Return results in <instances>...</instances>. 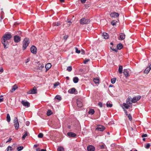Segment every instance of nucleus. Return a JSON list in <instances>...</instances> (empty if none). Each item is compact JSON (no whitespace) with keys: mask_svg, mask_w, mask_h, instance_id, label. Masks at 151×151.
<instances>
[{"mask_svg":"<svg viewBox=\"0 0 151 151\" xmlns=\"http://www.w3.org/2000/svg\"><path fill=\"white\" fill-rule=\"evenodd\" d=\"M17 33H18L17 34H21L22 32L21 31H19L17 32Z\"/></svg>","mask_w":151,"mask_h":151,"instance_id":"nucleus-63","label":"nucleus"},{"mask_svg":"<svg viewBox=\"0 0 151 151\" xmlns=\"http://www.w3.org/2000/svg\"><path fill=\"white\" fill-rule=\"evenodd\" d=\"M30 51L32 53L35 54L37 52V48L35 46L33 45L30 48Z\"/></svg>","mask_w":151,"mask_h":151,"instance_id":"nucleus-8","label":"nucleus"},{"mask_svg":"<svg viewBox=\"0 0 151 151\" xmlns=\"http://www.w3.org/2000/svg\"><path fill=\"white\" fill-rule=\"evenodd\" d=\"M123 67L122 65H119L118 69V71L119 73L121 74L122 72Z\"/></svg>","mask_w":151,"mask_h":151,"instance_id":"nucleus-25","label":"nucleus"},{"mask_svg":"<svg viewBox=\"0 0 151 151\" xmlns=\"http://www.w3.org/2000/svg\"><path fill=\"white\" fill-rule=\"evenodd\" d=\"M112 106V104H108V103L106 104V106L108 107H111Z\"/></svg>","mask_w":151,"mask_h":151,"instance_id":"nucleus-44","label":"nucleus"},{"mask_svg":"<svg viewBox=\"0 0 151 151\" xmlns=\"http://www.w3.org/2000/svg\"><path fill=\"white\" fill-rule=\"evenodd\" d=\"M67 22L68 23H69V26L70 25V24L72 23V22L70 21H68Z\"/></svg>","mask_w":151,"mask_h":151,"instance_id":"nucleus-62","label":"nucleus"},{"mask_svg":"<svg viewBox=\"0 0 151 151\" xmlns=\"http://www.w3.org/2000/svg\"><path fill=\"white\" fill-rule=\"evenodd\" d=\"M123 47V45L121 43L117 45V49L119 50L121 49Z\"/></svg>","mask_w":151,"mask_h":151,"instance_id":"nucleus-26","label":"nucleus"},{"mask_svg":"<svg viewBox=\"0 0 151 151\" xmlns=\"http://www.w3.org/2000/svg\"><path fill=\"white\" fill-rule=\"evenodd\" d=\"M150 146L151 145L150 143H147L146 145V146H145V147L147 149H148L150 148Z\"/></svg>","mask_w":151,"mask_h":151,"instance_id":"nucleus-43","label":"nucleus"},{"mask_svg":"<svg viewBox=\"0 0 151 151\" xmlns=\"http://www.w3.org/2000/svg\"><path fill=\"white\" fill-rule=\"evenodd\" d=\"M7 40H3L1 39V42L4 46V48H7L8 47L9 45L8 42L7 41Z\"/></svg>","mask_w":151,"mask_h":151,"instance_id":"nucleus-5","label":"nucleus"},{"mask_svg":"<svg viewBox=\"0 0 151 151\" xmlns=\"http://www.w3.org/2000/svg\"><path fill=\"white\" fill-rule=\"evenodd\" d=\"M98 104L100 107H102V103L101 102H99Z\"/></svg>","mask_w":151,"mask_h":151,"instance_id":"nucleus-50","label":"nucleus"},{"mask_svg":"<svg viewBox=\"0 0 151 151\" xmlns=\"http://www.w3.org/2000/svg\"><path fill=\"white\" fill-rule=\"evenodd\" d=\"M30 123L29 121H27L26 122V124L27 126H28L29 125Z\"/></svg>","mask_w":151,"mask_h":151,"instance_id":"nucleus-55","label":"nucleus"},{"mask_svg":"<svg viewBox=\"0 0 151 151\" xmlns=\"http://www.w3.org/2000/svg\"><path fill=\"white\" fill-rule=\"evenodd\" d=\"M23 148V147L22 146H21L19 147H18L17 148V150L18 151H20L22 150Z\"/></svg>","mask_w":151,"mask_h":151,"instance_id":"nucleus-38","label":"nucleus"},{"mask_svg":"<svg viewBox=\"0 0 151 151\" xmlns=\"http://www.w3.org/2000/svg\"><path fill=\"white\" fill-rule=\"evenodd\" d=\"M76 91V89L74 88H72L69 89L68 91V92L71 94H73Z\"/></svg>","mask_w":151,"mask_h":151,"instance_id":"nucleus-17","label":"nucleus"},{"mask_svg":"<svg viewBox=\"0 0 151 151\" xmlns=\"http://www.w3.org/2000/svg\"><path fill=\"white\" fill-rule=\"evenodd\" d=\"M18 88L16 84H15L14 86H13L12 88L11 89V92H13L17 88Z\"/></svg>","mask_w":151,"mask_h":151,"instance_id":"nucleus-23","label":"nucleus"},{"mask_svg":"<svg viewBox=\"0 0 151 151\" xmlns=\"http://www.w3.org/2000/svg\"><path fill=\"white\" fill-rule=\"evenodd\" d=\"M37 89L35 87H34L33 89L29 91L27 93L28 94H34L37 93Z\"/></svg>","mask_w":151,"mask_h":151,"instance_id":"nucleus-6","label":"nucleus"},{"mask_svg":"<svg viewBox=\"0 0 151 151\" xmlns=\"http://www.w3.org/2000/svg\"><path fill=\"white\" fill-rule=\"evenodd\" d=\"M151 69V64L149 65L148 67L144 71V73L147 74Z\"/></svg>","mask_w":151,"mask_h":151,"instance_id":"nucleus-15","label":"nucleus"},{"mask_svg":"<svg viewBox=\"0 0 151 151\" xmlns=\"http://www.w3.org/2000/svg\"><path fill=\"white\" fill-rule=\"evenodd\" d=\"M127 116H128L129 120L130 121H131L132 119V116L130 114H129Z\"/></svg>","mask_w":151,"mask_h":151,"instance_id":"nucleus-47","label":"nucleus"},{"mask_svg":"<svg viewBox=\"0 0 151 151\" xmlns=\"http://www.w3.org/2000/svg\"><path fill=\"white\" fill-rule=\"evenodd\" d=\"M81 52L82 53L81 54L83 55L84 54H85V52L83 50H81Z\"/></svg>","mask_w":151,"mask_h":151,"instance_id":"nucleus-60","label":"nucleus"},{"mask_svg":"<svg viewBox=\"0 0 151 151\" xmlns=\"http://www.w3.org/2000/svg\"><path fill=\"white\" fill-rule=\"evenodd\" d=\"M105 129V127L101 125H99L98 126L97 128L96 129L97 130L103 131Z\"/></svg>","mask_w":151,"mask_h":151,"instance_id":"nucleus-9","label":"nucleus"},{"mask_svg":"<svg viewBox=\"0 0 151 151\" xmlns=\"http://www.w3.org/2000/svg\"><path fill=\"white\" fill-rule=\"evenodd\" d=\"M128 105H130V106H131V107H132V102H131L130 101H126V103Z\"/></svg>","mask_w":151,"mask_h":151,"instance_id":"nucleus-45","label":"nucleus"},{"mask_svg":"<svg viewBox=\"0 0 151 151\" xmlns=\"http://www.w3.org/2000/svg\"><path fill=\"white\" fill-rule=\"evenodd\" d=\"M51 67V65L50 63L47 64L45 65V68L46 69V72Z\"/></svg>","mask_w":151,"mask_h":151,"instance_id":"nucleus-18","label":"nucleus"},{"mask_svg":"<svg viewBox=\"0 0 151 151\" xmlns=\"http://www.w3.org/2000/svg\"><path fill=\"white\" fill-rule=\"evenodd\" d=\"M55 98L59 101L61 100L62 99L61 97L58 95L56 96L55 97Z\"/></svg>","mask_w":151,"mask_h":151,"instance_id":"nucleus-33","label":"nucleus"},{"mask_svg":"<svg viewBox=\"0 0 151 151\" xmlns=\"http://www.w3.org/2000/svg\"><path fill=\"white\" fill-rule=\"evenodd\" d=\"M59 83L58 82L56 83H55L54 84V86L55 87H56L57 86H58L59 85Z\"/></svg>","mask_w":151,"mask_h":151,"instance_id":"nucleus-51","label":"nucleus"},{"mask_svg":"<svg viewBox=\"0 0 151 151\" xmlns=\"http://www.w3.org/2000/svg\"><path fill=\"white\" fill-rule=\"evenodd\" d=\"M58 151H64V149L62 147H60L57 149Z\"/></svg>","mask_w":151,"mask_h":151,"instance_id":"nucleus-34","label":"nucleus"},{"mask_svg":"<svg viewBox=\"0 0 151 151\" xmlns=\"http://www.w3.org/2000/svg\"><path fill=\"white\" fill-rule=\"evenodd\" d=\"M14 41L15 42H18L21 40V37L17 35L15 36L14 37Z\"/></svg>","mask_w":151,"mask_h":151,"instance_id":"nucleus-12","label":"nucleus"},{"mask_svg":"<svg viewBox=\"0 0 151 151\" xmlns=\"http://www.w3.org/2000/svg\"><path fill=\"white\" fill-rule=\"evenodd\" d=\"M81 2L82 3H84L85 2L86 0H80Z\"/></svg>","mask_w":151,"mask_h":151,"instance_id":"nucleus-58","label":"nucleus"},{"mask_svg":"<svg viewBox=\"0 0 151 151\" xmlns=\"http://www.w3.org/2000/svg\"><path fill=\"white\" fill-rule=\"evenodd\" d=\"M147 134H144L142 135V137H147Z\"/></svg>","mask_w":151,"mask_h":151,"instance_id":"nucleus-53","label":"nucleus"},{"mask_svg":"<svg viewBox=\"0 0 151 151\" xmlns=\"http://www.w3.org/2000/svg\"><path fill=\"white\" fill-rule=\"evenodd\" d=\"M111 23L113 26H114L116 24V22L115 21H112L111 22Z\"/></svg>","mask_w":151,"mask_h":151,"instance_id":"nucleus-46","label":"nucleus"},{"mask_svg":"<svg viewBox=\"0 0 151 151\" xmlns=\"http://www.w3.org/2000/svg\"><path fill=\"white\" fill-rule=\"evenodd\" d=\"M29 43V40L28 38H25L24 39L23 42V50L25 49Z\"/></svg>","mask_w":151,"mask_h":151,"instance_id":"nucleus-1","label":"nucleus"},{"mask_svg":"<svg viewBox=\"0 0 151 151\" xmlns=\"http://www.w3.org/2000/svg\"><path fill=\"white\" fill-rule=\"evenodd\" d=\"M63 38L64 39H66L68 38V36L67 35L64 36Z\"/></svg>","mask_w":151,"mask_h":151,"instance_id":"nucleus-59","label":"nucleus"},{"mask_svg":"<svg viewBox=\"0 0 151 151\" xmlns=\"http://www.w3.org/2000/svg\"><path fill=\"white\" fill-rule=\"evenodd\" d=\"M85 6V7L86 8V9H87L89 7V4H85L84 5Z\"/></svg>","mask_w":151,"mask_h":151,"instance_id":"nucleus-52","label":"nucleus"},{"mask_svg":"<svg viewBox=\"0 0 151 151\" xmlns=\"http://www.w3.org/2000/svg\"><path fill=\"white\" fill-rule=\"evenodd\" d=\"M93 81L94 83L96 84L98 83L99 82V79L97 78H94Z\"/></svg>","mask_w":151,"mask_h":151,"instance_id":"nucleus-30","label":"nucleus"},{"mask_svg":"<svg viewBox=\"0 0 151 151\" xmlns=\"http://www.w3.org/2000/svg\"><path fill=\"white\" fill-rule=\"evenodd\" d=\"M40 148H38L36 149V151H40Z\"/></svg>","mask_w":151,"mask_h":151,"instance_id":"nucleus-61","label":"nucleus"},{"mask_svg":"<svg viewBox=\"0 0 151 151\" xmlns=\"http://www.w3.org/2000/svg\"><path fill=\"white\" fill-rule=\"evenodd\" d=\"M75 50H76V53H78V54L80 53V52H81L80 50H79L77 47H75Z\"/></svg>","mask_w":151,"mask_h":151,"instance_id":"nucleus-42","label":"nucleus"},{"mask_svg":"<svg viewBox=\"0 0 151 151\" xmlns=\"http://www.w3.org/2000/svg\"><path fill=\"white\" fill-rule=\"evenodd\" d=\"M61 24V23L60 21H58L57 22H54L52 24V25L53 26H60Z\"/></svg>","mask_w":151,"mask_h":151,"instance_id":"nucleus-19","label":"nucleus"},{"mask_svg":"<svg viewBox=\"0 0 151 151\" xmlns=\"http://www.w3.org/2000/svg\"><path fill=\"white\" fill-rule=\"evenodd\" d=\"M89 59H85V60L84 61L83 63L84 64H86L87 62H88L89 61Z\"/></svg>","mask_w":151,"mask_h":151,"instance_id":"nucleus-49","label":"nucleus"},{"mask_svg":"<svg viewBox=\"0 0 151 151\" xmlns=\"http://www.w3.org/2000/svg\"><path fill=\"white\" fill-rule=\"evenodd\" d=\"M95 112V111L93 109H90L89 111L88 112V113L89 114H91V115L93 114Z\"/></svg>","mask_w":151,"mask_h":151,"instance_id":"nucleus-29","label":"nucleus"},{"mask_svg":"<svg viewBox=\"0 0 151 151\" xmlns=\"http://www.w3.org/2000/svg\"><path fill=\"white\" fill-rule=\"evenodd\" d=\"M14 125L15 128L17 130L18 129L19 127V124L18 121V119L17 117H15L14 119Z\"/></svg>","mask_w":151,"mask_h":151,"instance_id":"nucleus-2","label":"nucleus"},{"mask_svg":"<svg viewBox=\"0 0 151 151\" xmlns=\"http://www.w3.org/2000/svg\"><path fill=\"white\" fill-rule=\"evenodd\" d=\"M119 16V14L116 12L111 13L110 14V16L112 17H117Z\"/></svg>","mask_w":151,"mask_h":151,"instance_id":"nucleus-14","label":"nucleus"},{"mask_svg":"<svg viewBox=\"0 0 151 151\" xmlns=\"http://www.w3.org/2000/svg\"><path fill=\"white\" fill-rule=\"evenodd\" d=\"M124 111L125 112V114L127 116L128 114L127 113V111L126 110H125V109H124Z\"/></svg>","mask_w":151,"mask_h":151,"instance_id":"nucleus-56","label":"nucleus"},{"mask_svg":"<svg viewBox=\"0 0 151 151\" xmlns=\"http://www.w3.org/2000/svg\"><path fill=\"white\" fill-rule=\"evenodd\" d=\"M89 21L88 19H86L84 18H83L80 20V23L81 24H88L89 23Z\"/></svg>","mask_w":151,"mask_h":151,"instance_id":"nucleus-4","label":"nucleus"},{"mask_svg":"<svg viewBox=\"0 0 151 151\" xmlns=\"http://www.w3.org/2000/svg\"><path fill=\"white\" fill-rule=\"evenodd\" d=\"M123 73L126 78H127L130 76L129 74V71L128 69H124Z\"/></svg>","mask_w":151,"mask_h":151,"instance_id":"nucleus-10","label":"nucleus"},{"mask_svg":"<svg viewBox=\"0 0 151 151\" xmlns=\"http://www.w3.org/2000/svg\"><path fill=\"white\" fill-rule=\"evenodd\" d=\"M100 146L101 149H103L105 148L106 145L104 144H103L102 145H100Z\"/></svg>","mask_w":151,"mask_h":151,"instance_id":"nucleus-41","label":"nucleus"},{"mask_svg":"<svg viewBox=\"0 0 151 151\" xmlns=\"http://www.w3.org/2000/svg\"><path fill=\"white\" fill-rule=\"evenodd\" d=\"M116 80V78H113L111 79V82L112 83L114 84L115 83Z\"/></svg>","mask_w":151,"mask_h":151,"instance_id":"nucleus-37","label":"nucleus"},{"mask_svg":"<svg viewBox=\"0 0 151 151\" xmlns=\"http://www.w3.org/2000/svg\"><path fill=\"white\" fill-rule=\"evenodd\" d=\"M12 140V138L10 137L8 140L6 141V143H7L8 142H10L11 140Z\"/></svg>","mask_w":151,"mask_h":151,"instance_id":"nucleus-57","label":"nucleus"},{"mask_svg":"<svg viewBox=\"0 0 151 151\" xmlns=\"http://www.w3.org/2000/svg\"><path fill=\"white\" fill-rule=\"evenodd\" d=\"M102 36L105 39H107L109 38V35L108 34L105 32H104L103 33Z\"/></svg>","mask_w":151,"mask_h":151,"instance_id":"nucleus-22","label":"nucleus"},{"mask_svg":"<svg viewBox=\"0 0 151 151\" xmlns=\"http://www.w3.org/2000/svg\"><path fill=\"white\" fill-rule=\"evenodd\" d=\"M12 150V147L9 146H8L6 149V151H11Z\"/></svg>","mask_w":151,"mask_h":151,"instance_id":"nucleus-35","label":"nucleus"},{"mask_svg":"<svg viewBox=\"0 0 151 151\" xmlns=\"http://www.w3.org/2000/svg\"><path fill=\"white\" fill-rule=\"evenodd\" d=\"M52 114V112L51 110H49L47 112V115L48 116H49Z\"/></svg>","mask_w":151,"mask_h":151,"instance_id":"nucleus-36","label":"nucleus"},{"mask_svg":"<svg viewBox=\"0 0 151 151\" xmlns=\"http://www.w3.org/2000/svg\"><path fill=\"white\" fill-rule=\"evenodd\" d=\"M123 105L126 109H128L129 107H131L130 105H128L125 103H123Z\"/></svg>","mask_w":151,"mask_h":151,"instance_id":"nucleus-27","label":"nucleus"},{"mask_svg":"<svg viewBox=\"0 0 151 151\" xmlns=\"http://www.w3.org/2000/svg\"><path fill=\"white\" fill-rule=\"evenodd\" d=\"M141 97L140 96L134 97L132 99V102L134 103L136 102L140 99Z\"/></svg>","mask_w":151,"mask_h":151,"instance_id":"nucleus-7","label":"nucleus"},{"mask_svg":"<svg viewBox=\"0 0 151 151\" xmlns=\"http://www.w3.org/2000/svg\"><path fill=\"white\" fill-rule=\"evenodd\" d=\"M28 133L27 132H25L24 134L22 136V139L24 140L25 139Z\"/></svg>","mask_w":151,"mask_h":151,"instance_id":"nucleus-32","label":"nucleus"},{"mask_svg":"<svg viewBox=\"0 0 151 151\" xmlns=\"http://www.w3.org/2000/svg\"><path fill=\"white\" fill-rule=\"evenodd\" d=\"M67 134L69 137H75L76 136V134L72 132H68Z\"/></svg>","mask_w":151,"mask_h":151,"instance_id":"nucleus-16","label":"nucleus"},{"mask_svg":"<svg viewBox=\"0 0 151 151\" xmlns=\"http://www.w3.org/2000/svg\"><path fill=\"white\" fill-rule=\"evenodd\" d=\"M44 64H42V65H39L37 67V69H39L40 70H42V68H44Z\"/></svg>","mask_w":151,"mask_h":151,"instance_id":"nucleus-24","label":"nucleus"},{"mask_svg":"<svg viewBox=\"0 0 151 151\" xmlns=\"http://www.w3.org/2000/svg\"><path fill=\"white\" fill-rule=\"evenodd\" d=\"M6 119H7V121L8 122H9L10 121V120H11L9 114H7Z\"/></svg>","mask_w":151,"mask_h":151,"instance_id":"nucleus-31","label":"nucleus"},{"mask_svg":"<svg viewBox=\"0 0 151 151\" xmlns=\"http://www.w3.org/2000/svg\"><path fill=\"white\" fill-rule=\"evenodd\" d=\"M73 81L75 83H77L78 81V78L77 77H75L73 78Z\"/></svg>","mask_w":151,"mask_h":151,"instance_id":"nucleus-28","label":"nucleus"},{"mask_svg":"<svg viewBox=\"0 0 151 151\" xmlns=\"http://www.w3.org/2000/svg\"><path fill=\"white\" fill-rule=\"evenodd\" d=\"M22 104L24 106L28 107L30 106V103L27 101H21Z\"/></svg>","mask_w":151,"mask_h":151,"instance_id":"nucleus-11","label":"nucleus"},{"mask_svg":"<svg viewBox=\"0 0 151 151\" xmlns=\"http://www.w3.org/2000/svg\"><path fill=\"white\" fill-rule=\"evenodd\" d=\"M67 70L68 72H70L72 70V67L71 66L68 67L67 68Z\"/></svg>","mask_w":151,"mask_h":151,"instance_id":"nucleus-39","label":"nucleus"},{"mask_svg":"<svg viewBox=\"0 0 151 151\" xmlns=\"http://www.w3.org/2000/svg\"><path fill=\"white\" fill-rule=\"evenodd\" d=\"M95 149V147L92 145H89L87 147L88 151H94Z\"/></svg>","mask_w":151,"mask_h":151,"instance_id":"nucleus-13","label":"nucleus"},{"mask_svg":"<svg viewBox=\"0 0 151 151\" xmlns=\"http://www.w3.org/2000/svg\"><path fill=\"white\" fill-rule=\"evenodd\" d=\"M76 103L78 107H82L83 104L82 102L79 100H77Z\"/></svg>","mask_w":151,"mask_h":151,"instance_id":"nucleus-20","label":"nucleus"},{"mask_svg":"<svg viewBox=\"0 0 151 151\" xmlns=\"http://www.w3.org/2000/svg\"><path fill=\"white\" fill-rule=\"evenodd\" d=\"M30 60V59L29 58H28L25 61V63H28Z\"/></svg>","mask_w":151,"mask_h":151,"instance_id":"nucleus-54","label":"nucleus"},{"mask_svg":"<svg viewBox=\"0 0 151 151\" xmlns=\"http://www.w3.org/2000/svg\"><path fill=\"white\" fill-rule=\"evenodd\" d=\"M43 136V134L42 133H40L38 135V137L39 138H42Z\"/></svg>","mask_w":151,"mask_h":151,"instance_id":"nucleus-40","label":"nucleus"},{"mask_svg":"<svg viewBox=\"0 0 151 151\" xmlns=\"http://www.w3.org/2000/svg\"><path fill=\"white\" fill-rule=\"evenodd\" d=\"M125 35L124 33H121L120 35L119 39L121 40H123L125 38Z\"/></svg>","mask_w":151,"mask_h":151,"instance_id":"nucleus-21","label":"nucleus"},{"mask_svg":"<svg viewBox=\"0 0 151 151\" xmlns=\"http://www.w3.org/2000/svg\"><path fill=\"white\" fill-rule=\"evenodd\" d=\"M130 100V98L129 97H128L126 101H129Z\"/></svg>","mask_w":151,"mask_h":151,"instance_id":"nucleus-64","label":"nucleus"},{"mask_svg":"<svg viewBox=\"0 0 151 151\" xmlns=\"http://www.w3.org/2000/svg\"><path fill=\"white\" fill-rule=\"evenodd\" d=\"M111 49L113 51H114L115 52H117V49L116 48H112V47H111Z\"/></svg>","mask_w":151,"mask_h":151,"instance_id":"nucleus-48","label":"nucleus"},{"mask_svg":"<svg viewBox=\"0 0 151 151\" xmlns=\"http://www.w3.org/2000/svg\"><path fill=\"white\" fill-rule=\"evenodd\" d=\"M12 37L11 35L9 33L5 34L2 37L1 39L3 40H10Z\"/></svg>","mask_w":151,"mask_h":151,"instance_id":"nucleus-3","label":"nucleus"}]
</instances>
